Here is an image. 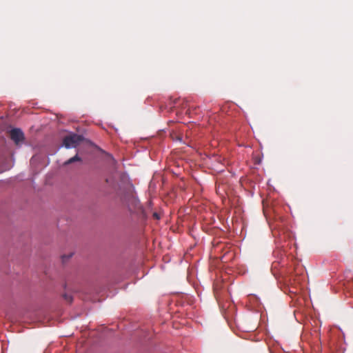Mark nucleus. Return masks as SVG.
<instances>
[{
	"mask_svg": "<svg viewBox=\"0 0 353 353\" xmlns=\"http://www.w3.org/2000/svg\"><path fill=\"white\" fill-rule=\"evenodd\" d=\"M119 197L122 203L127 206L130 212L137 214L143 212V208L139 200L137 198L132 186H128L125 188L119 194Z\"/></svg>",
	"mask_w": 353,
	"mask_h": 353,
	"instance_id": "nucleus-1",
	"label": "nucleus"
},
{
	"mask_svg": "<svg viewBox=\"0 0 353 353\" xmlns=\"http://www.w3.org/2000/svg\"><path fill=\"white\" fill-rule=\"evenodd\" d=\"M83 139L81 135L73 133L65 137L63 142L66 148H72L79 145Z\"/></svg>",
	"mask_w": 353,
	"mask_h": 353,
	"instance_id": "nucleus-2",
	"label": "nucleus"
},
{
	"mask_svg": "<svg viewBox=\"0 0 353 353\" xmlns=\"http://www.w3.org/2000/svg\"><path fill=\"white\" fill-rule=\"evenodd\" d=\"M11 139L16 143H19L24 139L23 132L19 128L12 129L10 132Z\"/></svg>",
	"mask_w": 353,
	"mask_h": 353,
	"instance_id": "nucleus-3",
	"label": "nucleus"
},
{
	"mask_svg": "<svg viewBox=\"0 0 353 353\" xmlns=\"http://www.w3.org/2000/svg\"><path fill=\"white\" fill-rule=\"evenodd\" d=\"M81 161V159L79 157V156L77 154L74 157L69 159L67 161L64 163V165H68L72 163H74V161Z\"/></svg>",
	"mask_w": 353,
	"mask_h": 353,
	"instance_id": "nucleus-4",
	"label": "nucleus"
},
{
	"mask_svg": "<svg viewBox=\"0 0 353 353\" xmlns=\"http://www.w3.org/2000/svg\"><path fill=\"white\" fill-rule=\"evenodd\" d=\"M63 298L64 299L68 302V303H72V296L70 295V294H63Z\"/></svg>",
	"mask_w": 353,
	"mask_h": 353,
	"instance_id": "nucleus-5",
	"label": "nucleus"
},
{
	"mask_svg": "<svg viewBox=\"0 0 353 353\" xmlns=\"http://www.w3.org/2000/svg\"><path fill=\"white\" fill-rule=\"evenodd\" d=\"M71 256H72V254H70L68 256L63 255L62 256L63 261H65V259H70Z\"/></svg>",
	"mask_w": 353,
	"mask_h": 353,
	"instance_id": "nucleus-6",
	"label": "nucleus"
},
{
	"mask_svg": "<svg viewBox=\"0 0 353 353\" xmlns=\"http://www.w3.org/2000/svg\"><path fill=\"white\" fill-rule=\"evenodd\" d=\"M153 216L154 218H156L157 219H159V218H160L159 216L158 215V214L156 212L153 214Z\"/></svg>",
	"mask_w": 353,
	"mask_h": 353,
	"instance_id": "nucleus-7",
	"label": "nucleus"
}]
</instances>
